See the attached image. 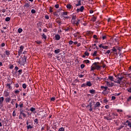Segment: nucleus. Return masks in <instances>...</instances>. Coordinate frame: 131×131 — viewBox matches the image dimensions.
<instances>
[{"label": "nucleus", "instance_id": "4", "mask_svg": "<svg viewBox=\"0 0 131 131\" xmlns=\"http://www.w3.org/2000/svg\"><path fill=\"white\" fill-rule=\"evenodd\" d=\"M71 21L72 24H75L76 22V16L73 15Z\"/></svg>", "mask_w": 131, "mask_h": 131}, {"label": "nucleus", "instance_id": "16", "mask_svg": "<svg viewBox=\"0 0 131 131\" xmlns=\"http://www.w3.org/2000/svg\"><path fill=\"white\" fill-rule=\"evenodd\" d=\"M77 21H76V22L74 24L78 26L79 24V22H80V19H77Z\"/></svg>", "mask_w": 131, "mask_h": 131}, {"label": "nucleus", "instance_id": "37", "mask_svg": "<svg viewBox=\"0 0 131 131\" xmlns=\"http://www.w3.org/2000/svg\"><path fill=\"white\" fill-rule=\"evenodd\" d=\"M101 68V67L99 66H97L96 69H97V70H100V69Z\"/></svg>", "mask_w": 131, "mask_h": 131}, {"label": "nucleus", "instance_id": "43", "mask_svg": "<svg viewBox=\"0 0 131 131\" xmlns=\"http://www.w3.org/2000/svg\"><path fill=\"white\" fill-rule=\"evenodd\" d=\"M95 69H96V68H95L94 67H91V71H94V70H95Z\"/></svg>", "mask_w": 131, "mask_h": 131}, {"label": "nucleus", "instance_id": "9", "mask_svg": "<svg viewBox=\"0 0 131 131\" xmlns=\"http://www.w3.org/2000/svg\"><path fill=\"white\" fill-rule=\"evenodd\" d=\"M20 115H23L24 116V117H26V114H24V113H23V111H20V113H19Z\"/></svg>", "mask_w": 131, "mask_h": 131}, {"label": "nucleus", "instance_id": "55", "mask_svg": "<svg viewBox=\"0 0 131 131\" xmlns=\"http://www.w3.org/2000/svg\"><path fill=\"white\" fill-rule=\"evenodd\" d=\"M15 94H19L20 93V91L19 90H17L15 91Z\"/></svg>", "mask_w": 131, "mask_h": 131}, {"label": "nucleus", "instance_id": "8", "mask_svg": "<svg viewBox=\"0 0 131 131\" xmlns=\"http://www.w3.org/2000/svg\"><path fill=\"white\" fill-rule=\"evenodd\" d=\"M60 38H61V37H60V35H59V34H57L55 35V39L56 40H59Z\"/></svg>", "mask_w": 131, "mask_h": 131}, {"label": "nucleus", "instance_id": "18", "mask_svg": "<svg viewBox=\"0 0 131 131\" xmlns=\"http://www.w3.org/2000/svg\"><path fill=\"white\" fill-rule=\"evenodd\" d=\"M7 86L8 90H12V86H11V84H7Z\"/></svg>", "mask_w": 131, "mask_h": 131}, {"label": "nucleus", "instance_id": "41", "mask_svg": "<svg viewBox=\"0 0 131 131\" xmlns=\"http://www.w3.org/2000/svg\"><path fill=\"white\" fill-rule=\"evenodd\" d=\"M69 45H73L74 42H73V41H72V40H70V41L69 42Z\"/></svg>", "mask_w": 131, "mask_h": 131}, {"label": "nucleus", "instance_id": "5", "mask_svg": "<svg viewBox=\"0 0 131 131\" xmlns=\"http://www.w3.org/2000/svg\"><path fill=\"white\" fill-rule=\"evenodd\" d=\"M106 84L107 86H109V88H111L113 86V85H114V84H113L112 82H108V81H106Z\"/></svg>", "mask_w": 131, "mask_h": 131}, {"label": "nucleus", "instance_id": "46", "mask_svg": "<svg viewBox=\"0 0 131 131\" xmlns=\"http://www.w3.org/2000/svg\"><path fill=\"white\" fill-rule=\"evenodd\" d=\"M38 120L37 119H35L34 120V122H35V123H36L37 124V123H38Z\"/></svg>", "mask_w": 131, "mask_h": 131}, {"label": "nucleus", "instance_id": "52", "mask_svg": "<svg viewBox=\"0 0 131 131\" xmlns=\"http://www.w3.org/2000/svg\"><path fill=\"white\" fill-rule=\"evenodd\" d=\"M36 42L37 43V45H40V43H41V41H37Z\"/></svg>", "mask_w": 131, "mask_h": 131}, {"label": "nucleus", "instance_id": "39", "mask_svg": "<svg viewBox=\"0 0 131 131\" xmlns=\"http://www.w3.org/2000/svg\"><path fill=\"white\" fill-rule=\"evenodd\" d=\"M23 89H26L27 86H26V83H24L23 84Z\"/></svg>", "mask_w": 131, "mask_h": 131}, {"label": "nucleus", "instance_id": "49", "mask_svg": "<svg viewBox=\"0 0 131 131\" xmlns=\"http://www.w3.org/2000/svg\"><path fill=\"white\" fill-rule=\"evenodd\" d=\"M84 67H85V66L84 64H82L81 65V69H83Z\"/></svg>", "mask_w": 131, "mask_h": 131}, {"label": "nucleus", "instance_id": "60", "mask_svg": "<svg viewBox=\"0 0 131 131\" xmlns=\"http://www.w3.org/2000/svg\"><path fill=\"white\" fill-rule=\"evenodd\" d=\"M130 101H131V96H130L128 99H127V101L129 102Z\"/></svg>", "mask_w": 131, "mask_h": 131}, {"label": "nucleus", "instance_id": "32", "mask_svg": "<svg viewBox=\"0 0 131 131\" xmlns=\"http://www.w3.org/2000/svg\"><path fill=\"white\" fill-rule=\"evenodd\" d=\"M84 55H85V56H90V53L89 52H85L84 53Z\"/></svg>", "mask_w": 131, "mask_h": 131}, {"label": "nucleus", "instance_id": "61", "mask_svg": "<svg viewBox=\"0 0 131 131\" xmlns=\"http://www.w3.org/2000/svg\"><path fill=\"white\" fill-rule=\"evenodd\" d=\"M19 107H20V108H22V107H23V103H20V104H19Z\"/></svg>", "mask_w": 131, "mask_h": 131}, {"label": "nucleus", "instance_id": "44", "mask_svg": "<svg viewBox=\"0 0 131 131\" xmlns=\"http://www.w3.org/2000/svg\"><path fill=\"white\" fill-rule=\"evenodd\" d=\"M92 102H90L89 105L87 106V107H90V108H92Z\"/></svg>", "mask_w": 131, "mask_h": 131}, {"label": "nucleus", "instance_id": "21", "mask_svg": "<svg viewBox=\"0 0 131 131\" xmlns=\"http://www.w3.org/2000/svg\"><path fill=\"white\" fill-rule=\"evenodd\" d=\"M76 7H78L79 6H81V1H78V4L76 5Z\"/></svg>", "mask_w": 131, "mask_h": 131}, {"label": "nucleus", "instance_id": "57", "mask_svg": "<svg viewBox=\"0 0 131 131\" xmlns=\"http://www.w3.org/2000/svg\"><path fill=\"white\" fill-rule=\"evenodd\" d=\"M45 18H46V19H47V20H49V19H50V17H49V16H48V15H46V16H45Z\"/></svg>", "mask_w": 131, "mask_h": 131}, {"label": "nucleus", "instance_id": "15", "mask_svg": "<svg viewBox=\"0 0 131 131\" xmlns=\"http://www.w3.org/2000/svg\"><path fill=\"white\" fill-rule=\"evenodd\" d=\"M5 100V98L4 97H0V103H4V101Z\"/></svg>", "mask_w": 131, "mask_h": 131}, {"label": "nucleus", "instance_id": "24", "mask_svg": "<svg viewBox=\"0 0 131 131\" xmlns=\"http://www.w3.org/2000/svg\"><path fill=\"white\" fill-rule=\"evenodd\" d=\"M72 7V6H71V5H70V4H68L67 5V8L68 9H71Z\"/></svg>", "mask_w": 131, "mask_h": 131}, {"label": "nucleus", "instance_id": "3", "mask_svg": "<svg viewBox=\"0 0 131 131\" xmlns=\"http://www.w3.org/2000/svg\"><path fill=\"white\" fill-rule=\"evenodd\" d=\"M100 106H101V104L100 103V102H96V103L95 104L94 106V108H93L94 110H96V109H98V108H99Z\"/></svg>", "mask_w": 131, "mask_h": 131}, {"label": "nucleus", "instance_id": "6", "mask_svg": "<svg viewBox=\"0 0 131 131\" xmlns=\"http://www.w3.org/2000/svg\"><path fill=\"white\" fill-rule=\"evenodd\" d=\"M84 10V7L83 6H81L80 9H77V12L79 13V12H82Z\"/></svg>", "mask_w": 131, "mask_h": 131}, {"label": "nucleus", "instance_id": "30", "mask_svg": "<svg viewBox=\"0 0 131 131\" xmlns=\"http://www.w3.org/2000/svg\"><path fill=\"white\" fill-rule=\"evenodd\" d=\"M96 20H97V18L96 17H93L92 18V21L93 22H96Z\"/></svg>", "mask_w": 131, "mask_h": 131}, {"label": "nucleus", "instance_id": "22", "mask_svg": "<svg viewBox=\"0 0 131 131\" xmlns=\"http://www.w3.org/2000/svg\"><path fill=\"white\" fill-rule=\"evenodd\" d=\"M24 6L26 8H29V7H30V5L28 3H26Z\"/></svg>", "mask_w": 131, "mask_h": 131}, {"label": "nucleus", "instance_id": "47", "mask_svg": "<svg viewBox=\"0 0 131 131\" xmlns=\"http://www.w3.org/2000/svg\"><path fill=\"white\" fill-rule=\"evenodd\" d=\"M49 11H50V13H53V9L52 8V7H50L49 8Z\"/></svg>", "mask_w": 131, "mask_h": 131}, {"label": "nucleus", "instance_id": "17", "mask_svg": "<svg viewBox=\"0 0 131 131\" xmlns=\"http://www.w3.org/2000/svg\"><path fill=\"white\" fill-rule=\"evenodd\" d=\"M60 49H57V50H55L54 51V53H55V54H59V53H60Z\"/></svg>", "mask_w": 131, "mask_h": 131}, {"label": "nucleus", "instance_id": "10", "mask_svg": "<svg viewBox=\"0 0 131 131\" xmlns=\"http://www.w3.org/2000/svg\"><path fill=\"white\" fill-rule=\"evenodd\" d=\"M23 49H24V47L23 46H21L18 53H22V52H23Z\"/></svg>", "mask_w": 131, "mask_h": 131}, {"label": "nucleus", "instance_id": "13", "mask_svg": "<svg viewBox=\"0 0 131 131\" xmlns=\"http://www.w3.org/2000/svg\"><path fill=\"white\" fill-rule=\"evenodd\" d=\"M101 89H104V92H106V91H107V90H108V87L101 86Z\"/></svg>", "mask_w": 131, "mask_h": 131}, {"label": "nucleus", "instance_id": "36", "mask_svg": "<svg viewBox=\"0 0 131 131\" xmlns=\"http://www.w3.org/2000/svg\"><path fill=\"white\" fill-rule=\"evenodd\" d=\"M97 53H98V52L95 51L94 53L93 54V56L94 57H95V56H97Z\"/></svg>", "mask_w": 131, "mask_h": 131}, {"label": "nucleus", "instance_id": "2", "mask_svg": "<svg viewBox=\"0 0 131 131\" xmlns=\"http://www.w3.org/2000/svg\"><path fill=\"white\" fill-rule=\"evenodd\" d=\"M27 59V57L24 56L23 57L21 58V60H19L18 61V64H20V66H24L25 63H26V60Z\"/></svg>", "mask_w": 131, "mask_h": 131}, {"label": "nucleus", "instance_id": "56", "mask_svg": "<svg viewBox=\"0 0 131 131\" xmlns=\"http://www.w3.org/2000/svg\"><path fill=\"white\" fill-rule=\"evenodd\" d=\"M116 99V97L115 96H112V100H114Z\"/></svg>", "mask_w": 131, "mask_h": 131}, {"label": "nucleus", "instance_id": "42", "mask_svg": "<svg viewBox=\"0 0 131 131\" xmlns=\"http://www.w3.org/2000/svg\"><path fill=\"white\" fill-rule=\"evenodd\" d=\"M58 131H64V128L63 127L60 128Z\"/></svg>", "mask_w": 131, "mask_h": 131}, {"label": "nucleus", "instance_id": "26", "mask_svg": "<svg viewBox=\"0 0 131 131\" xmlns=\"http://www.w3.org/2000/svg\"><path fill=\"white\" fill-rule=\"evenodd\" d=\"M22 31H23V30L21 28H19L18 29V33H21V32H22Z\"/></svg>", "mask_w": 131, "mask_h": 131}, {"label": "nucleus", "instance_id": "40", "mask_svg": "<svg viewBox=\"0 0 131 131\" xmlns=\"http://www.w3.org/2000/svg\"><path fill=\"white\" fill-rule=\"evenodd\" d=\"M29 128H32V126L30 125H28L27 129H29Z\"/></svg>", "mask_w": 131, "mask_h": 131}, {"label": "nucleus", "instance_id": "58", "mask_svg": "<svg viewBox=\"0 0 131 131\" xmlns=\"http://www.w3.org/2000/svg\"><path fill=\"white\" fill-rule=\"evenodd\" d=\"M55 7L56 8V9H58L59 8V4H57L55 6Z\"/></svg>", "mask_w": 131, "mask_h": 131}, {"label": "nucleus", "instance_id": "48", "mask_svg": "<svg viewBox=\"0 0 131 131\" xmlns=\"http://www.w3.org/2000/svg\"><path fill=\"white\" fill-rule=\"evenodd\" d=\"M98 64H99V62H95L93 63V65H95V66L96 67L98 66Z\"/></svg>", "mask_w": 131, "mask_h": 131}, {"label": "nucleus", "instance_id": "33", "mask_svg": "<svg viewBox=\"0 0 131 131\" xmlns=\"http://www.w3.org/2000/svg\"><path fill=\"white\" fill-rule=\"evenodd\" d=\"M30 111H31V112H33V111H35V108H34V107H31L30 108Z\"/></svg>", "mask_w": 131, "mask_h": 131}, {"label": "nucleus", "instance_id": "7", "mask_svg": "<svg viewBox=\"0 0 131 131\" xmlns=\"http://www.w3.org/2000/svg\"><path fill=\"white\" fill-rule=\"evenodd\" d=\"M99 48H102V49H104L105 50H108V46H104L103 45L101 44L99 46Z\"/></svg>", "mask_w": 131, "mask_h": 131}, {"label": "nucleus", "instance_id": "45", "mask_svg": "<svg viewBox=\"0 0 131 131\" xmlns=\"http://www.w3.org/2000/svg\"><path fill=\"white\" fill-rule=\"evenodd\" d=\"M103 40H104V39H106V38H107V36H103L102 37Z\"/></svg>", "mask_w": 131, "mask_h": 131}, {"label": "nucleus", "instance_id": "23", "mask_svg": "<svg viewBox=\"0 0 131 131\" xmlns=\"http://www.w3.org/2000/svg\"><path fill=\"white\" fill-rule=\"evenodd\" d=\"M112 51H113V52H115V53H117V49H116L115 47H113Z\"/></svg>", "mask_w": 131, "mask_h": 131}, {"label": "nucleus", "instance_id": "25", "mask_svg": "<svg viewBox=\"0 0 131 131\" xmlns=\"http://www.w3.org/2000/svg\"><path fill=\"white\" fill-rule=\"evenodd\" d=\"M10 20H11V18L9 17H7L5 18V21H6V22L10 21Z\"/></svg>", "mask_w": 131, "mask_h": 131}, {"label": "nucleus", "instance_id": "62", "mask_svg": "<svg viewBox=\"0 0 131 131\" xmlns=\"http://www.w3.org/2000/svg\"><path fill=\"white\" fill-rule=\"evenodd\" d=\"M110 52H111L110 50H107L106 52L105 53V54L106 55V54H109Z\"/></svg>", "mask_w": 131, "mask_h": 131}, {"label": "nucleus", "instance_id": "14", "mask_svg": "<svg viewBox=\"0 0 131 131\" xmlns=\"http://www.w3.org/2000/svg\"><path fill=\"white\" fill-rule=\"evenodd\" d=\"M86 85H87V86H92V83L90 81H88L86 83Z\"/></svg>", "mask_w": 131, "mask_h": 131}, {"label": "nucleus", "instance_id": "27", "mask_svg": "<svg viewBox=\"0 0 131 131\" xmlns=\"http://www.w3.org/2000/svg\"><path fill=\"white\" fill-rule=\"evenodd\" d=\"M42 37L44 38V39H47V36L45 34H42Z\"/></svg>", "mask_w": 131, "mask_h": 131}, {"label": "nucleus", "instance_id": "53", "mask_svg": "<svg viewBox=\"0 0 131 131\" xmlns=\"http://www.w3.org/2000/svg\"><path fill=\"white\" fill-rule=\"evenodd\" d=\"M12 116H16V113L15 112V111L13 112Z\"/></svg>", "mask_w": 131, "mask_h": 131}, {"label": "nucleus", "instance_id": "34", "mask_svg": "<svg viewBox=\"0 0 131 131\" xmlns=\"http://www.w3.org/2000/svg\"><path fill=\"white\" fill-rule=\"evenodd\" d=\"M104 119H106L107 120H112V119L109 118L107 117H104Z\"/></svg>", "mask_w": 131, "mask_h": 131}, {"label": "nucleus", "instance_id": "1", "mask_svg": "<svg viewBox=\"0 0 131 131\" xmlns=\"http://www.w3.org/2000/svg\"><path fill=\"white\" fill-rule=\"evenodd\" d=\"M116 78H117L118 80L115 81L116 83H119L120 84L121 83V80L124 78V76H122V74H118V75L116 76Z\"/></svg>", "mask_w": 131, "mask_h": 131}, {"label": "nucleus", "instance_id": "11", "mask_svg": "<svg viewBox=\"0 0 131 131\" xmlns=\"http://www.w3.org/2000/svg\"><path fill=\"white\" fill-rule=\"evenodd\" d=\"M5 101L6 103H9V102H10L11 101V98L9 97V98H6Z\"/></svg>", "mask_w": 131, "mask_h": 131}, {"label": "nucleus", "instance_id": "63", "mask_svg": "<svg viewBox=\"0 0 131 131\" xmlns=\"http://www.w3.org/2000/svg\"><path fill=\"white\" fill-rule=\"evenodd\" d=\"M68 13L67 12H63L62 15H67Z\"/></svg>", "mask_w": 131, "mask_h": 131}, {"label": "nucleus", "instance_id": "19", "mask_svg": "<svg viewBox=\"0 0 131 131\" xmlns=\"http://www.w3.org/2000/svg\"><path fill=\"white\" fill-rule=\"evenodd\" d=\"M108 79H110V80H111V81H113L114 78H113V76H110L108 77Z\"/></svg>", "mask_w": 131, "mask_h": 131}, {"label": "nucleus", "instance_id": "51", "mask_svg": "<svg viewBox=\"0 0 131 131\" xmlns=\"http://www.w3.org/2000/svg\"><path fill=\"white\" fill-rule=\"evenodd\" d=\"M93 37L94 38H95V39H98V37L96 35H94Z\"/></svg>", "mask_w": 131, "mask_h": 131}, {"label": "nucleus", "instance_id": "50", "mask_svg": "<svg viewBox=\"0 0 131 131\" xmlns=\"http://www.w3.org/2000/svg\"><path fill=\"white\" fill-rule=\"evenodd\" d=\"M84 62H85V63H90V60H84Z\"/></svg>", "mask_w": 131, "mask_h": 131}, {"label": "nucleus", "instance_id": "38", "mask_svg": "<svg viewBox=\"0 0 131 131\" xmlns=\"http://www.w3.org/2000/svg\"><path fill=\"white\" fill-rule=\"evenodd\" d=\"M11 104H12V105H14V104H15V100L12 99L11 102Z\"/></svg>", "mask_w": 131, "mask_h": 131}, {"label": "nucleus", "instance_id": "20", "mask_svg": "<svg viewBox=\"0 0 131 131\" xmlns=\"http://www.w3.org/2000/svg\"><path fill=\"white\" fill-rule=\"evenodd\" d=\"M4 96L5 97H8L9 96V92H4Z\"/></svg>", "mask_w": 131, "mask_h": 131}, {"label": "nucleus", "instance_id": "28", "mask_svg": "<svg viewBox=\"0 0 131 131\" xmlns=\"http://www.w3.org/2000/svg\"><path fill=\"white\" fill-rule=\"evenodd\" d=\"M126 122L127 123H128V126H129V127H131V123L129 122V121H127Z\"/></svg>", "mask_w": 131, "mask_h": 131}, {"label": "nucleus", "instance_id": "59", "mask_svg": "<svg viewBox=\"0 0 131 131\" xmlns=\"http://www.w3.org/2000/svg\"><path fill=\"white\" fill-rule=\"evenodd\" d=\"M127 91L128 92V93H131V88H128Z\"/></svg>", "mask_w": 131, "mask_h": 131}, {"label": "nucleus", "instance_id": "29", "mask_svg": "<svg viewBox=\"0 0 131 131\" xmlns=\"http://www.w3.org/2000/svg\"><path fill=\"white\" fill-rule=\"evenodd\" d=\"M6 55H7V56H10V51H6Z\"/></svg>", "mask_w": 131, "mask_h": 131}, {"label": "nucleus", "instance_id": "54", "mask_svg": "<svg viewBox=\"0 0 131 131\" xmlns=\"http://www.w3.org/2000/svg\"><path fill=\"white\" fill-rule=\"evenodd\" d=\"M84 86H86V84L84 83L82 84L81 86V88H84Z\"/></svg>", "mask_w": 131, "mask_h": 131}, {"label": "nucleus", "instance_id": "64", "mask_svg": "<svg viewBox=\"0 0 131 131\" xmlns=\"http://www.w3.org/2000/svg\"><path fill=\"white\" fill-rule=\"evenodd\" d=\"M51 101H55V98L54 97H52L51 98Z\"/></svg>", "mask_w": 131, "mask_h": 131}, {"label": "nucleus", "instance_id": "12", "mask_svg": "<svg viewBox=\"0 0 131 131\" xmlns=\"http://www.w3.org/2000/svg\"><path fill=\"white\" fill-rule=\"evenodd\" d=\"M90 93L91 94H96V90H94V89H92V90H90Z\"/></svg>", "mask_w": 131, "mask_h": 131}, {"label": "nucleus", "instance_id": "31", "mask_svg": "<svg viewBox=\"0 0 131 131\" xmlns=\"http://www.w3.org/2000/svg\"><path fill=\"white\" fill-rule=\"evenodd\" d=\"M36 12V11H35V10H34V9L31 10V13H32V14H35Z\"/></svg>", "mask_w": 131, "mask_h": 131}, {"label": "nucleus", "instance_id": "35", "mask_svg": "<svg viewBox=\"0 0 131 131\" xmlns=\"http://www.w3.org/2000/svg\"><path fill=\"white\" fill-rule=\"evenodd\" d=\"M3 106H4V104L2 102H0V109L3 108Z\"/></svg>", "mask_w": 131, "mask_h": 131}]
</instances>
